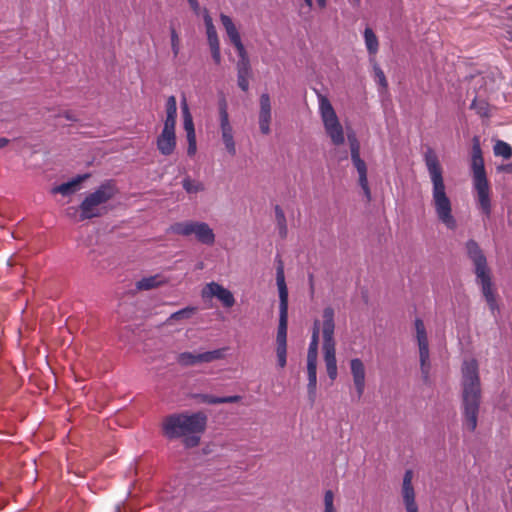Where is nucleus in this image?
<instances>
[{"label": "nucleus", "instance_id": "f257e3e1", "mask_svg": "<svg viewBox=\"0 0 512 512\" xmlns=\"http://www.w3.org/2000/svg\"><path fill=\"white\" fill-rule=\"evenodd\" d=\"M461 372L463 425L467 430L473 432L477 427L481 400V385L477 360L474 358L464 360Z\"/></svg>", "mask_w": 512, "mask_h": 512}, {"label": "nucleus", "instance_id": "f03ea898", "mask_svg": "<svg viewBox=\"0 0 512 512\" xmlns=\"http://www.w3.org/2000/svg\"><path fill=\"white\" fill-rule=\"evenodd\" d=\"M424 161L432 182V203L437 218L448 229H455L456 220L452 215L451 200L446 193L442 167L437 154L432 148L426 150Z\"/></svg>", "mask_w": 512, "mask_h": 512}, {"label": "nucleus", "instance_id": "7ed1b4c3", "mask_svg": "<svg viewBox=\"0 0 512 512\" xmlns=\"http://www.w3.org/2000/svg\"><path fill=\"white\" fill-rule=\"evenodd\" d=\"M207 417L202 412L176 413L163 419L162 431L168 439L184 438L186 447H195L206 428Z\"/></svg>", "mask_w": 512, "mask_h": 512}, {"label": "nucleus", "instance_id": "20e7f679", "mask_svg": "<svg viewBox=\"0 0 512 512\" xmlns=\"http://www.w3.org/2000/svg\"><path fill=\"white\" fill-rule=\"evenodd\" d=\"M471 169L473 188L476 192V201L481 212L486 216L491 215L490 186L486 176L484 160L480 147L479 137L473 138Z\"/></svg>", "mask_w": 512, "mask_h": 512}, {"label": "nucleus", "instance_id": "39448f33", "mask_svg": "<svg viewBox=\"0 0 512 512\" xmlns=\"http://www.w3.org/2000/svg\"><path fill=\"white\" fill-rule=\"evenodd\" d=\"M466 249L469 258L473 261V264L475 266L477 282L481 286L483 296L491 312L494 314L495 311L498 310V304L496 301L495 293L493 291L490 271L487 267L486 257L483 254L477 242L474 240L467 241Z\"/></svg>", "mask_w": 512, "mask_h": 512}, {"label": "nucleus", "instance_id": "423d86ee", "mask_svg": "<svg viewBox=\"0 0 512 512\" xmlns=\"http://www.w3.org/2000/svg\"><path fill=\"white\" fill-rule=\"evenodd\" d=\"M116 194V188L112 182L101 184L95 191L89 193L79 205V221L100 217L103 215L102 205L107 203Z\"/></svg>", "mask_w": 512, "mask_h": 512}, {"label": "nucleus", "instance_id": "0eeeda50", "mask_svg": "<svg viewBox=\"0 0 512 512\" xmlns=\"http://www.w3.org/2000/svg\"><path fill=\"white\" fill-rule=\"evenodd\" d=\"M334 310L326 307L323 311V352L326 370L329 378L334 381L337 378V361L334 342Z\"/></svg>", "mask_w": 512, "mask_h": 512}, {"label": "nucleus", "instance_id": "6e6552de", "mask_svg": "<svg viewBox=\"0 0 512 512\" xmlns=\"http://www.w3.org/2000/svg\"><path fill=\"white\" fill-rule=\"evenodd\" d=\"M276 283L279 292V324L276 344H287L288 289L285 282L284 265L279 256H277Z\"/></svg>", "mask_w": 512, "mask_h": 512}, {"label": "nucleus", "instance_id": "1a4fd4ad", "mask_svg": "<svg viewBox=\"0 0 512 512\" xmlns=\"http://www.w3.org/2000/svg\"><path fill=\"white\" fill-rule=\"evenodd\" d=\"M319 113L323 122L325 132L331 139L332 143L336 146L342 145L345 142V135L343 127L336 115V112L331 105L328 98L319 95Z\"/></svg>", "mask_w": 512, "mask_h": 512}, {"label": "nucleus", "instance_id": "9d476101", "mask_svg": "<svg viewBox=\"0 0 512 512\" xmlns=\"http://www.w3.org/2000/svg\"><path fill=\"white\" fill-rule=\"evenodd\" d=\"M171 233L190 236L195 235L196 239L205 245H213L215 242V234L210 226L205 222L200 221H183L177 222L170 226Z\"/></svg>", "mask_w": 512, "mask_h": 512}, {"label": "nucleus", "instance_id": "9b49d317", "mask_svg": "<svg viewBox=\"0 0 512 512\" xmlns=\"http://www.w3.org/2000/svg\"><path fill=\"white\" fill-rule=\"evenodd\" d=\"M347 137L350 145L351 159L359 175V185L364 192L366 200L370 201L371 192L367 179V167L364 160L360 157L359 141L354 133H348Z\"/></svg>", "mask_w": 512, "mask_h": 512}, {"label": "nucleus", "instance_id": "f8f14e48", "mask_svg": "<svg viewBox=\"0 0 512 512\" xmlns=\"http://www.w3.org/2000/svg\"><path fill=\"white\" fill-rule=\"evenodd\" d=\"M416 336L419 347L420 365L423 377L428 378L430 363H429V347L426 329L421 319L415 320Z\"/></svg>", "mask_w": 512, "mask_h": 512}, {"label": "nucleus", "instance_id": "ddd939ff", "mask_svg": "<svg viewBox=\"0 0 512 512\" xmlns=\"http://www.w3.org/2000/svg\"><path fill=\"white\" fill-rule=\"evenodd\" d=\"M220 127L225 148L231 156H234L236 154V146L225 103L220 107Z\"/></svg>", "mask_w": 512, "mask_h": 512}, {"label": "nucleus", "instance_id": "4468645a", "mask_svg": "<svg viewBox=\"0 0 512 512\" xmlns=\"http://www.w3.org/2000/svg\"><path fill=\"white\" fill-rule=\"evenodd\" d=\"M212 296L216 297L226 308H230L235 304L232 292L216 282L208 283L203 289V297Z\"/></svg>", "mask_w": 512, "mask_h": 512}, {"label": "nucleus", "instance_id": "2eb2a0df", "mask_svg": "<svg viewBox=\"0 0 512 512\" xmlns=\"http://www.w3.org/2000/svg\"><path fill=\"white\" fill-rule=\"evenodd\" d=\"M157 149L163 156H170L176 149L175 130L163 128L156 139Z\"/></svg>", "mask_w": 512, "mask_h": 512}, {"label": "nucleus", "instance_id": "dca6fc26", "mask_svg": "<svg viewBox=\"0 0 512 512\" xmlns=\"http://www.w3.org/2000/svg\"><path fill=\"white\" fill-rule=\"evenodd\" d=\"M413 472L407 470L403 477L402 496L407 512H418L415 493L412 486Z\"/></svg>", "mask_w": 512, "mask_h": 512}, {"label": "nucleus", "instance_id": "f3484780", "mask_svg": "<svg viewBox=\"0 0 512 512\" xmlns=\"http://www.w3.org/2000/svg\"><path fill=\"white\" fill-rule=\"evenodd\" d=\"M350 370L353 377L357 398L360 399L365 390V367L359 358L350 361Z\"/></svg>", "mask_w": 512, "mask_h": 512}, {"label": "nucleus", "instance_id": "a211bd4d", "mask_svg": "<svg viewBox=\"0 0 512 512\" xmlns=\"http://www.w3.org/2000/svg\"><path fill=\"white\" fill-rule=\"evenodd\" d=\"M220 20L226 30V33H227L231 43L235 46L238 55L244 56V52H246V51H245L244 45L242 44L240 34H239L236 26L234 25L232 19L225 14H221Z\"/></svg>", "mask_w": 512, "mask_h": 512}, {"label": "nucleus", "instance_id": "6ab92c4d", "mask_svg": "<svg viewBox=\"0 0 512 512\" xmlns=\"http://www.w3.org/2000/svg\"><path fill=\"white\" fill-rule=\"evenodd\" d=\"M88 177L89 174L78 175L75 178L52 188V193H59L63 196H69L75 193L78 190L80 183L86 180Z\"/></svg>", "mask_w": 512, "mask_h": 512}, {"label": "nucleus", "instance_id": "aec40b11", "mask_svg": "<svg viewBox=\"0 0 512 512\" xmlns=\"http://www.w3.org/2000/svg\"><path fill=\"white\" fill-rule=\"evenodd\" d=\"M240 60L238 62V86L243 90L247 91L249 87V73L250 66L249 60L247 58L246 52H244V56H239Z\"/></svg>", "mask_w": 512, "mask_h": 512}, {"label": "nucleus", "instance_id": "412c9836", "mask_svg": "<svg viewBox=\"0 0 512 512\" xmlns=\"http://www.w3.org/2000/svg\"><path fill=\"white\" fill-rule=\"evenodd\" d=\"M177 118V102L175 96L171 95L166 101V119L163 128L175 130Z\"/></svg>", "mask_w": 512, "mask_h": 512}, {"label": "nucleus", "instance_id": "4be33fe9", "mask_svg": "<svg viewBox=\"0 0 512 512\" xmlns=\"http://www.w3.org/2000/svg\"><path fill=\"white\" fill-rule=\"evenodd\" d=\"M183 126L186 131L187 138L196 137L193 118L189 112V108L185 99L182 101Z\"/></svg>", "mask_w": 512, "mask_h": 512}, {"label": "nucleus", "instance_id": "5701e85b", "mask_svg": "<svg viewBox=\"0 0 512 512\" xmlns=\"http://www.w3.org/2000/svg\"><path fill=\"white\" fill-rule=\"evenodd\" d=\"M165 282V279L160 275H153L148 277H143L136 283V288L138 290H150L160 286Z\"/></svg>", "mask_w": 512, "mask_h": 512}, {"label": "nucleus", "instance_id": "b1692460", "mask_svg": "<svg viewBox=\"0 0 512 512\" xmlns=\"http://www.w3.org/2000/svg\"><path fill=\"white\" fill-rule=\"evenodd\" d=\"M319 344V321L314 322L311 341L308 348L307 359L317 360Z\"/></svg>", "mask_w": 512, "mask_h": 512}, {"label": "nucleus", "instance_id": "393cba45", "mask_svg": "<svg viewBox=\"0 0 512 512\" xmlns=\"http://www.w3.org/2000/svg\"><path fill=\"white\" fill-rule=\"evenodd\" d=\"M200 398L201 401L206 404L235 403L241 399V397L238 395L217 397L210 394H203L200 396Z\"/></svg>", "mask_w": 512, "mask_h": 512}, {"label": "nucleus", "instance_id": "a878e982", "mask_svg": "<svg viewBox=\"0 0 512 512\" xmlns=\"http://www.w3.org/2000/svg\"><path fill=\"white\" fill-rule=\"evenodd\" d=\"M364 40L369 54L375 55L378 51L379 43L375 33L369 27L364 30Z\"/></svg>", "mask_w": 512, "mask_h": 512}, {"label": "nucleus", "instance_id": "bb28decb", "mask_svg": "<svg viewBox=\"0 0 512 512\" xmlns=\"http://www.w3.org/2000/svg\"><path fill=\"white\" fill-rule=\"evenodd\" d=\"M225 350V348H221L212 351L198 353V361L199 363H210L212 361L222 359L225 356Z\"/></svg>", "mask_w": 512, "mask_h": 512}, {"label": "nucleus", "instance_id": "cd10ccee", "mask_svg": "<svg viewBox=\"0 0 512 512\" xmlns=\"http://www.w3.org/2000/svg\"><path fill=\"white\" fill-rule=\"evenodd\" d=\"M493 151L496 156H502L504 159H509L512 156L510 145L502 140L496 141Z\"/></svg>", "mask_w": 512, "mask_h": 512}, {"label": "nucleus", "instance_id": "c85d7f7f", "mask_svg": "<svg viewBox=\"0 0 512 512\" xmlns=\"http://www.w3.org/2000/svg\"><path fill=\"white\" fill-rule=\"evenodd\" d=\"M275 216L281 237H285L287 234L286 217L279 205L275 206Z\"/></svg>", "mask_w": 512, "mask_h": 512}, {"label": "nucleus", "instance_id": "c756f323", "mask_svg": "<svg viewBox=\"0 0 512 512\" xmlns=\"http://www.w3.org/2000/svg\"><path fill=\"white\" fill-rule=\"evenodd\" d=\"M177 361L179 364L183 366H192L198 364V353L192 352H183L180 353L177 357Z\"/></svg>", "mask_w": 512, "mask_h": 512}, {"label": "nucleus", "instance_id": "7c9ffc66", "mask_svg": "<svg viewBox=\"0 0 512 512\" xmlns=\"http://www.w3.org/2000/svg\"><path fill=\"white\" fill-rule=\"evenodd\" d=\"M471 109H474L481 117H489L490 115L489 104L484 100L474 99L471 103Z\"/></svg>", "mask_w": 512, "mask_h": 512}, {"label": "nucleus", "instance_id": "2f4dec72", "mask_svg": "<svg viewBox=\"0 0 512 512\" xmlns=\"http://www.w3.org/2000/svg\"><path fill=\"white\" fill-rule=\"evenodd\" d=\"M182 185L187 193H197L204 189V186L201 182L191 180L189 177L183 179Z\"/></svg>", "mask_w": 512, "mask_h": 512}, {"label": "nucleus", "instance_id": "473e14b6", "mask_svg": "<svg viewBox=\"0 0 512 512\" xmlns=\"http://www.w3.org/2000/svg\"><path fill=\"white\" fill-rule=\"evenodd\" d=\"M277 364L284 368L287 363V344H276Z\"/></svg>", "mask_w": 512, "mask_h": 512}, {"label": "nucleus", "instance_id": "72a5a7b5", "mask_svg": "<svg viewBox=\"0 0 512 512\" xmlns=\"http://www.w3.org/2000/svg\"><path fill=\"white\" fill-rule=\"evenodd\" d=\"M270 121L271 113H259V127L263 134H268L270 132Z\"/></svg>", "mask_w": 512, "mask_h": 512}, {"label": "nucleus", "instance_id": "f704fd0d", "mask_svg": "<svg viewBox=\"0 0 512 512\" xmlns=\"http://www.w3.org/2000/svg\"><path fill=\"white\" fill-rule=\"evenodd\" d=\"M195 310L196 309L194 307L183 308L179 311L172 313L170 316V320H180V319H184V318L185 319L190 318L194 314Z\"/></svg>", "mask_w": 512, "mask_h": 512}, {"label": "nucleus", "instance_id": "c9c22d12", "mask_svg": "<svg viewBox=\"0 0 512 512\" xmlns=\"http://www.w3.org/2000/svg\"><path fill=\"white\" fill-rule=\"evenodd\" d=\"M324 512H336L334 507V494L331 490H327L324 495Z\"/></svg>", "mask_w": 512, "mask_h": 512}, {"label": "nucleus", "instance_id": "e433bc0d", "mask_svg": "<svg viewBox=\"0 0 512 512\" xmlns=\"http://www.w3.org/2000/svg\"><path fill=\"white\" fill-rule=\"evenodd\" d=\"M171 48L174 54V57H177L180 51V40L177 32L174 28L171 29Z\"/></svg>", "mask_w": 512, "mask_h": 512}, {"label": "nucleus", "instance_id": "4c0bfd02", "mask_svg": "<svg viewBox=\"0 0 512 512\" xmlns=\"http://www.w3.org/2000/svg\"><path fill=\"white\" fill-rule=\"evenodd\" d=\"M308 380L317 379V360L307 359Z\"/></svg>", "mask_w": 512, "mask_h": 512}, {"label": "nucleus", "instance_id": "58836bf2", "mask_svg": "<svg viewBox=\"0 0 512 512\" xmlns=\"http://www.w3.org/2000/svg\"><path fill=\"white\" fill-rule=\"evenodd\" d=\"M260 112L271 113L270 97L267 93H263L260 97Z\"/></svg>", "mask_w": 512, "mask_h": 512}, {"label": "nucleus", "instance_id": "ea45409f", "mask_svg": "<svg viewBox=\"0 0 512 512\" xmlns=\"http://www.w3.org/2000/svg\"><path fill=\"white\" fill-rule=\"evenodd\" d=\"M206 33L210 47L220 45L215 27H210V29L206 30Z\"/></svg>", "mask_w": 512, "mask_h": 512}, {"label": "nucleus", "instance_id": "a19ab883", "mask_svg": "<svg viewBox=\"0 0 512 512\" xmlns=\"http://www.w3.org/2000/svg\"><path fill=\"white\" fill-rule=\"evenodd\" d=\"M374 72H375V78H376L377 83L382 88H386L387 87V80H386L384 72L378 66H374Z\"/></svg>", "mask_w": 512, "mask_h": 512}, {"label": "nucleus", "instance_id": "79ce46f5", "mask_svg": "<svg viewBox=\"0 0 512 512\" xmlns=\"http://www.w3.org/2000/svg\"><path fill=\"white\" fill-rule=\"evenodd\" d=\"M187 141H188L187 154L190 157H192L196 154V151H197L196 137L187 138Z\"/></svg>", "mask_w": 512, "mask_h": 512}, {"label": "nucleus", "instance_id": "37998d69", "mask_svg": "<svg viewBox=\"0 0 512 512\" xmlns=\"http://www.w3.org/2000/svg\"><path fill=\"white\" fill-rule=\"evenodd\" d=\"M79 213H80V211H79V207H78V208H76V207H69V208L67 209V211H66L67 216H68V217H70V218H72V219H73L74 221H76V222H80V221L78 220V218H79Z\"/></svg>", "mask_w": 512, "mask_h": 512}, {"label": "nucleus", "instance_id": "c03bdc74", "mask_svg": "<svg viewBox=\"0 0 512 512\" xmlns=\"http://www.w3.org/2000/svg\"><path fill=\"white\" fill-rule=\"evenodd\" d=\"M203 18H204L206 30L210 29V27L211 28L215 27L213 24V20L210 16L209 12L206 9L203 10Z\"/></svg>", "mask_w": 512, "mask_h": 512}, {"label": "nucleus", "instance_id": "a18cd8bd", "mask_svg": "<svg viewBox=\"0 0 512 512\" xmlns=\"http://www.w3.org/2000/svg\"><path fill=\"white\" fill-rule=\"evenodd\" d=\"M213 60L218 64L221 60L220 45L210 47Z\"/></svg>", "mask_w": 512, "mask_h": 512}, {"label": "nucleus", "instance_id": "49530a36", "mask_svg": "<svg viewBox=\"0 0 512 512\" xmlns=\"http://www.w3.org/2000/svg\"><path fill=\"white\" fill-rule=\"evenodd\" d=\"M317 379L308 380V391L310 395H314L316 391Z\"/></svg>", "mask_w": 512, "mask_h": 512}, {"label": "nucleus", "instance_id": "de8ad7c7", "mask_svg": "<svg viewBox=\"0 0 512 512\" xmlns=\"http://www.w3.org/2000/svg\"><path fill=\"white\" fill-rule=\"evenodd\" d=\"M191 8L193 9V11L196 13V14H199L200 13V6H199V3L197 0H188Z\"/></svg>", "mask_w": 512, "mask_h": 512}, {"label": "nucleus", "instance_id": "09e8293b", "mask_svg": "<svg viewBox=\"0 0 512 512\" xmlns=\"http://www.w3.org/2000/svg\"><path fill=\"white\" fill-rule=\"evenodd\" d=\"M8 139L0 138V149L4 148L8 144Z\"/></svg>", "mask_w": 512, "mask_h": 512}, {"label": "nucleus", "instance_id": "8fccbe9b", "mask_svg": "<svg viewBox=\"0 0 512 512\" xmlns=\"http://www.w3.org/2000/svg\"><path fill=\"white\" fill-rule=\"evenodd\" d=\"M349 2L353 6H359L361 3V0H349Z\"/></svg>", "mask_w": 512, "mask_h": 512}, {"label": "nucleus", "instance_id": "3c124183", "mask_svg": "<svg viewBox=\"0 0 512 512\" xmlns=\"http://www.w3.org/2000/svg\"><path fill=\"white\" fill-rule=\"evenodd\" d=\"M319 7L323 8L326 5V0H316Z\"/></svg>", "mask_w": 512, "mask_h": 512}, {"label": "nucleus", "instance_id": "603ef678", "mask_svg": "<svg viewBox=\"0 0 512 512\" xmlns=\"http://www.w3.org/2000/svg\"><path fill=\"white\" fill-rule=\"evenodd\" d=\"M307 7L310 9L312 7V0H304Z\"/></svg>", "mask_w": 512, "mask_h": 512}]
</instances>
